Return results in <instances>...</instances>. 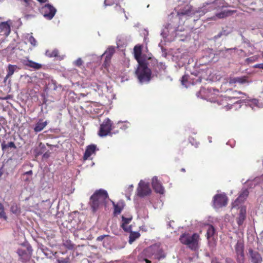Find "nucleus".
I'll return each instance as SVG.
<instances>
[{
  "mask_svg": "<svg viewBox=\"0 0 263 263\" xmlns=\"http://www.w3.org/2000/svg\"><path fill=\"white\" fill-rule=\"evenodd\" d=\"M249 195V192L248 190H243L240 194L239 197L235 200L232 204L233 208H237L239 205L240 203L243 202L247 198Z\"/></svg>",
  "mask_w": 263,
  "mask_h": 263,
  "instance_id": "obj_13",
  "label": "nucleus"
},
{
  "mask_svg": "<svg viewBox=\"0 0 263 263\" xmlns=\"http://www.w3.org/2000/svg\"><path fill=\"white\" fill-rule=\"evenodd\" d=\"M64 245L68 249H72L73 248V245L71 243L70 241H66Z\"/></svg>",
  "mask_w": 263,
  "mask_h": 263,
  "instance_id": "obj_42",
  "label": "nucleus"
},
{
  "mask_svg": "<svg viewBox=\"0 0 263 263\" xmlns=\"http://www.w3.org/2000/svg\"><path fill=\"white\" fill-rule=\"evenodd\" d=\"M188 77L186 76H184L182 78L181 83L182 85L185 86V87H187V85L185 84V82L187 81Z\"/></svg>",
  "mask_w": 263,
  "mask_h": 263,
  "instance_id": "obj_41",
  "label": "nucleus"
},
{
  "mask_svg": "<svg viewBox=\"0 0 263 263\" xmlns=\"http://www.w3.org/2000/svg\"><path fill=\"white\" fill-rule=\"evenodd\" d=\"M211 71L209 70V69L206 70L205 71L204 69H202L201 72H199L198 73V77L197 79L196 80V82H200L201 81V79H206L207 76L208 74H210Z\"/></svg>",
  "mask_w": 263,
  "mask_h": 263,
  "instance_id": "obj_28",
  "label": "nucleus"
},
{
  "mask_svg": "<svg viewBox=\"0 0 263 263\" xmlns=\"http://www.w3.org/2000/svg\"><path fill=\"white\" fill-rule=\"evenodd\" d=\"M204 91H205V89L204 88H202L200 90V92H199V93H204Z\"/></svg>",
  "mask_w": 263,
  "mask_h": 263,
  "instance_id": "obj_57",
  "label": "nucleus"
},
{
  "mask_svg": "<svg viewBox=\"0 0 263 263\" xmlns=\"http://www.w3.org/2000/svg\"><path fill=\"white\" fill-rule=\"evenodd\" d=\"M235 93H236V94H239V95H244V96H245V95H246L245 93H242V92H240V91H235Z\"/></svg>",
  "mask_w": 263,
  "mask_h": 263,
  "instance_id": "obj_55",
  "label": "nucleus"
},
{
  "mask_svg": "<svg viewBox=\"0 0 263 263\" xmlns=\"http://www.w3.org/2000/svg\"><path fill=\"white\" fill-rule=\"evenodd\" d=\"M115 52V47L112 46L109 47L105 52L102 54V56L105 55V59L104 63V65L105 67H107L109 65L110 60Z\"/></svg>",
  "mask_w": 263,
  "mask_h": 263,
  "instance_id": "obj_16",
  "label": "nucleus"
},
{
  "mask_svg": "<svg viewBox=\"0 0 263 263\" xmlns=\"http://www.w3.org/2000/svg\"><path fill=\"white\" fill-rule=\"evenodd\" d=\"M108 197L106 191L102 189L97 191L90 198V204L93 211H96Z\"/></svg>",
  "mask_w": 263,
  "mask_h": 263,
  "instance_id": "obj_2",
  "label": "nucleus"
},
{
  "mask_svg": "<svg viewBox=\"0 0 263 263\" xmlns=\"http://www.w3.org/2000/svg\"><path fill=\"white\" fill-rule=\"evenodd\" d=\"M136 73L139 82L141 83L148 82L151 79V70L143 62L139 63Z\"/></svg>",
  "mask_w": 263,
  "mask_h": 263,
  "instance_id": "obj_3",
  "label": "nucleus"
},
{
  "mask_svg": "<svg viewBox=\"0 0 263 263\" xmlns=\"http://www.w3.org/2000/svg\"><path fill=\"white\" fill-rule=\"evenodd\" d=\"M0 218H3L5 220H7V217L6 213L5 212V210L0 212Z\"/></svg>",
  "mask_w": 263,
  "mask_h": 263,
  "instance_id": "obj_43",
  "label": "nucleus"
},
{
  "mask_svg": "<svg viewBox=\"0 0 263 263\" xmlns=\"http://www.w3.org/2000/svg\"><path fill=\"white\" fill-rule=\"evenodd\" d=\"M121 226L123 230L126 232H130L131 231L130 226H128L127 224L122 223Z\"/></svg>",
  "mask_w": 263,
  "mask_h": 263,
  "instance_id": "obj_39",
  "label": "nucleus"
},
{
  "mask_svg": "<svg viewBox=\"0 0 263 263\" xmlns=\"http://www.w3.org/2000/svg\"><path fill=\"white\" fill-rule=\"evenodd\" d=\"M129 123L125 122L124 124L122 127H121V128L125 130L129 127Z\"/></svg>",
  "mask_w": 263,
  "mask_h": 263,
  "instance_id": "obj_47",
  "label": "nucleus"
},
{
  "mask_svg": "<svg viewBox=\"0 0 263 263\" xmlns=\"http://www.w3.org/2000/svg\"><path fill=\"white\" fill-rule=\"evenodd\" d=\"M210 10L205 8V6H203L201 8H199L198 9L195 10V15H197V17H200L203 15L206 12Z\"/></svg>",
  "mask_w": 263,
  "mask_h": 263,
  "instance_id": "obj_29",
  "label": "nucleus"
},
{
  "mask_svg": "<svg viewBox=\"0 0 263 263\" xmlns=\"http://www.w3.org/2000/svg\"><path fill=\"white\" fill-rule=\"evenodd\" d=\"M212 263H220L217 259L215 258V259H213L212 260Z\"/></svg>",
  "mask_w": 263,
  "mask_h": 263,
  "instance_id": "obj_53",
  "label": "nucleus"
},
{
  "mask_svg": "<svg viewBox=\"0 0 263 263\" xmlns=\"http://www.w3.org/2000/svg\"><path fill=\"white\" fill-rule=\"evenodd\" d=\"M205 228L206 230V236L208 242L211 247H214L215 245V230L213 226L211 224L206 225Z\"/></svg>",
  "mask_w": 263,
  "mask_h": 263,
  "instance_id": "obj_10",
  "label": "nucleus"
},
{
  "mask_svg": "<svg viewBox=\"0 0 263 263\" xmlns=\"http://www.w3.org/2000/svg\"><path fill=\"white\" fill-rule=\"evenodd\" d=\"M39 2H41V3H45L46 2L47 0H37Z\"/></svg>",
  "mask_w": 263,
  "mask_h": 263,
  "instance_id": "obj_60",
  "label": "nucleus"
},
{
  "mask_svg": "<svg viewBox=\"0 0 263 263\" xmlns=\"http://www.w3.org/2000/svg\"><path fill=\"white\" fill-rule=\"evenodd\" d=\"M235 49H236L235 48H226L225 51H228L229 50H235Z\"/></svg>",
  "mask_w": 263,
  "mask_h": 263,
  "instance_id": "obj_56",
  "label": "nucleus"
},
{
  "mask_svg": "<svg viewBox=\"0 0 263 263\" xmlns=\"http://www.w3.org/2000/svg\"><path fill=\"white\" fill-rule=\"evenodd\" d=\"M140 235L139 233L137 232H131L129 236V243L132 244L134 241L140 237Z\"/></svg>",
  "mask_w": 263,
  "mask_h": 263,
  "instance_id": "obj_30",
  "label": "nucleus"
},
{
  "mask_svg": "<svg viewBox=\"0 0 263 263\" xmlns=\"http://www.w3.org/2000/svg\"><path fill=\"white\" fill-rule=\"evenodd\" d=\"M152 192L149 187V183H145L143 180H141L139 183L137 189V194L140 197H143L149 195Z\"/></svg>",
  "mask_w": 263,
  "mask_h": 263,
  "instance_id": "obj_8",
  "label": "nucleus"
},
{
  "mask_svg": "<svg viewBox=\"0 0 263 263\" xmlns=\"http://www.w3.org/2000/svg\"><path fill=\"white\" fill-rule=\"evenodd\" d=\"M17 252L20 256V259L23 262H25L29 260L31 256V251L28 248L20 249L17 250Z\"/></svg>",
  "mask_w": 263,
  "mask_h": 263,
  "instance_id": "obj_12",
  "label": "nucleus"
},
{
  "mask_svg": "<svg viewBox=\"0 0 263 263\" xmlns=\"http://www.w3.org/2000/svg\"><path fill=\"white\" fill-rule=\"evenodd\" d=\"M17 69H18V67L15 65H8L7 69V74L5 78V81H6V79H7L8 78L11 77Z\"/></svg>",
  "mask_w": 263,
  "mask_h": 263,
  "instance_id": "obj_26",
  "label": "nucleus"
},
{
  "mask_svg": "<svg viewBox=\"0 0 263 263\" xmlns=\"http://www.w3.org/2000/svg\"><path fill=\"white\" fill-rule=\"evenodd\" d=\"M258 179L256 178L254 179V180H253V182H254L256 184H257L258 183Z\"/></svg>",
  "mask_w": 263,
  "mask_h": 263,
  "instance_id": "obj_58",
  "label": "nucleus"
},
{
  "mask_svg": "<svg viewBox=\"0 0 263 263\" xmlns=\"http://www.w3.org/2000/svg\"><path fill=\"white\" fill-rule=\"evenodd\" d=\"M4 210V206L3 204L0 203V212Z\"/></svg>",
  "mask_w": 263,
  "mask_h": 263,
  "instance_id": "obj_52",
  "label": "nucleus"
},
{
  "mask_svg": "<svg viewBox=\"0 0 263 263\" xmlns=\"http://www.w3.org/2000/svg\"><path fill=\"white\" fill-rule=\"evenodd\" d=\"M57 52L54 51L53 53V54L52 55L55 57V56H57Z\"/></svg>",
  "mask_w": 263,
  "mask_h": 263,
  "instance_id": "obj_61",
  "label": "nucleus"
},
{
  "mask_svg": "<svg viewBox=\"0 0 263 263\" xmlns=\"http://www.w3.org/2000/svg\"><path fill=\"white\" fill-rule=\"evenodd\" d=\"M2 149L3 150H4V149H6L8 147L15 148V144L14 143V142H9L7 144H6L5 143H2Z\"/></svg>",
  "mask_w": 263,
  "mask_h": 263,
  "instance_id": "obj_33",
  "label": "nucleus"
},
{
  "mask_svg": "<svg viewBox=\"0 0 263 263\" xmlns=\"http://www.w3.org/2000/svg\"><path fill=\"white\" fill-rule=\"evenodd\" d=\"M207 95H206V97L210 98L212 93L215 94L216 92H218V91L216 89H212V88H209L207 89Z\"/></svg>",
  "mask_w": 263,
  "mask_h": 263,
  "instance_id": "obj_35",
  "label": "nucleus"
},
{
  "mask_svg": "<svg viewBox=\"0 0 263 263\" xmlns=\"http://www.w3.org/2000/svg\"><path fill=\"white\" fill-rule=\"evenodd\" d=\"M24 1L26 3L28 4L31 0H24Z\"/></svg>",
  "mask_w": 263,
  "mask_h": 263,
  "instance_id": "obj_62",
  "label": "nucleus"
},
{
  "mask_svg": "<svg viewBox=\"0 0 263 263\" xmlns=\"http://www.w3.org/2000/svg\"><path fill=\"white\" fill-rule=\"evenodd\" d=\"M83 64V61L81 58L78 59L75 62L74 64L78 66H80L82 65Z\"/></svg>",
  "mask_w": 263,
  "mask_h": 263,
  "instance_id": "obj_44",
  "label": "nucleus"
},
{
  "mask_svg": "<svg viewBox=\"0 0 263 263\" xmlns=\"http://www.w3.org/2000/svg\"><path fill=\"white\" fill-rule=\"evenodd\" d=\"M157 249L155 251L154 258L159 260L164 259L166 257L165 253L159 245H157Z\"/></svg>",
  "mask_w": 263,
  "mask_h": 263,
  "instance_id": "obj_18",
  "label": "nucleus"
},
{
  "mask_svg": "<svg viewBox=\"0 0 263 263\" xmlns=\"http://www.w3.org/2000/svg\"><path fill=\"white\" fill-rule=\"evenodd\" d=\"M10 211L11 212L15 214H18L20 213V208L17 206L16 203H13L10 208Z\"/></svg>",
  "mask_w": 263,
  "mask_h": 263,
  "instance_id": "obj_31",
  "label": "nucleus"
},
{
  "mask_svg": "<svg viewBox=\"0 0 263 263\" xmlns=\"http://www.w3.org/2000/svg\"><path fill=\"white\" fill-rule=\"evenodd\" d=\"M248 105L253 109H255L256 108H262L263 107V103L259 102L258 100L252 99L249 100Z\"/></svg>",
  "mask_w": 263,
  "mask_h": 263,
  "instance_id": "obj_25",
  "label": "nucleus"
},
{
  "mask_svg": "<svg viewBox=\"0 0 263 263\" xmlns=\"http://www.w3.org/2000/svg\"><path fill=\"white\" fill-rule=\"evenodd\" d=\"M125 195H126V197L127 198V199L128 200H130V196L131 195V194H125Z\"/></svg>",
  "mask_w": 263,
  "mask_h": 263,
  "instance_id": "obj_54",
  "label": "nucleus"
},
{
  "mask_svg": "<svg viewBox=\"0 0 263 263\" xmlns=\"http://www.w3.org/2000/svg\"><path fill=\"white\" fill-rule=\"evenodd\" d=\"M228 199L224 194H217L213 198V206L218 209L226 206L227 204Z\"/></svg>",
  "mask_w": 263,
  "mask_h": 263,
  "instance_id": "obj_6",
  "label": "nucleus"
},
{
  "mask_svg": "<svg viewBox=\"0 0 263 263\" xmlns=\"http://www.w3.org/2000/svg\"><path fill=\"white\" fill-rule=\"evenodd\" d=\"M152 184L156 192L163 194L164 192V189L161 183L158 181L157 177L155 176L152 178Z\"/></svg>",
  "mask_w": 263,
  "mask_h": 263,
  "instance_id": "obj_15",
  "label": "nucleus"
},
{
  "mask_svg": "<svg viewBox=\"0 0 263 263\" xmlns=\"http://www.w3.org/2000/svg\"><path fill=\"white\" fill-rule=\"evenodd\" d=\"M234 98H243V97H238V96H234Z\"/></svg>",
  "mask_w": 263,
  "mask_h": 263,
  "instance_id": "obj_64",
  "label": "nucleus"
},
{
  "mask_svg": "<svg viewBox=\"0 0 263 263\" xmlns=\"http://www.w3.org/2000/svg\"><path fill=\"white\" fill-rule=\"evenodd\" d=\"M229 97H222L221 98H218V99L216 100V101L219 103L220 105H221L223 106L224 107H226V109L228 110L231 108L232 105H230L228 103V101L229 100Z\"/></svg>",
  "mask_w": 263,
  "mask_h": 263,
  "instance_id": "obj_23",
  "label": "nucleus"
},
{
  "mask_svg": "<svg viewBox=\"0 0 263 263\" xmlns=\"http://www.w3.org/2000/svg\"><path fill=\"white\" fill-rule=\"evenodd\" d=\"M96 148V145L95 144L88 145L87 147L85 153L84 154V159H87L91 155L95 153Z\"/></svg>",
  "mask_w": 263,
  "mask_h": 263,
  "instance_id": "obj_21",
  "label": "nucleus"
},
{
  "mask_svg": "<svg viewBox=\"0 0 263 263\" xmlns=\"http://www.w3.org/2000/svg\"><path fill=\"white\" fill-rule=\"evenodd\" d=\"M167 28H165L164 29L161 33V34L163 35V37H166L167 34Z\"/></svg>",
  "mask_w": 263,
  "mask_h": 263,
  "instance_id": "obj_48",
  "label": "nucleus"
},
{
  "mask_svg": "<svg viewBox=\"0 0 263 263\" xmlns=\"http://www.w3.org/2000/svg\"><path fill=\"white\" fill-rule=\"evenodd\" d=\"M199 239V235L197 233H194L192 235L184 233L182 234L179 238L182 243L186 245L192 250H196L198 249Z\"/></svg>",
  "mask_w": 263,
  "mask_h": 263,
  "instance_id": "obj_1",
  "label": "nucleus"
},
{
  "mask_svg": "<svg viewBox=\"0 0 263 263\" xmlns=\"http://www.w3.org/2000/svg\"><path fill=\"white\" fill-rule=\"evenodd\" d=\"M0 30L4 32V34L8 36L10 32V21L0 23Z\"/></svg>",
  "mask_w": 263,
  "mask_h": 263,
  "instance_id": "obj_17",
  "label": "nucleus"
},
{
  "mask_svg": "<svg viewBox=\"0 0 263 263\" xmlns=\"http://www.w3.org/2000/svg\"><path fill=\"white\" fill-rule=\"evenodd\" d=\"M134 56L135 59L138 61V63H142L141 61L140 56L141 53V47L139 45H136L134 48Z\"/></svg>",
  "mask_w": 263,
  "mask_h": 263,
  "instance_id": "obj_27",
  "label": "nucleus"
},
{
  "mask_svg": "<svg viewBox=\"0 0 263 263\" xmlns=\"http://www.w3.org/2000/svg\"><path fill=\"white\" fill-rule=\"evenodd\" d=\"M22 178L25 182L28 183H29L32 180V177L28 176H26L25 177H24V175H22Z\"/></svg>",
  "mask_w": 263,
  "mask_h": 263,
  "instance_id": "obj_40",
  "label": "nucleus"
},
{
  "mask_svg": "<svg viewBox=\"0 0 263 263\" xmlns=\"http://www.w3.org/2000/svg\"><path fill=\"white\" fill-rule=\"evenodd\" d=\"M103 236H99V237H98L97 240H102L103 239Z\"/></svg>",
  "mask_w": 263,
  "mask_h": 263,
  "instance_id": "obj_59",
  "label": "nucleus"
},
{
  "mask_svg": "<svg viewBox=\"0 0 263 263\" xmlns=\"http://www.w3.org/2000/svg\"><path fill=\"white\" fill-rule=\"evenodd\" d=\"M248 82H249L246 77L231 78L229 80V83L231 84H235L236 83L242 84Z\"/></svg>",
  "mask_w": 263,
  "mask_h": 263,
  "instance_id": "obj_20",
  "label": "nucleus"
},
{
  "mask_svg": "<svg viewBox=\"0 0 263 263\" xmlns=\"http://www.w3.org/2000/svg\"><path fill=\"white\" fill-rule=\"evenodd\" d=\"M123 224H128L132 220V217L128 218H125L123 216L122 217Z\"/></svg>",
  "mask_w": 263,
  "mask_h": 263,
  "instance_id": "obj_37",
  "label": "nucleus"
},
{
  "mask_svg": "<svg viewBox=\"0 0 263 263\" xmlns=\"http://www.w3.org/2000/svg\"><path fill=\"white\" fill-rule=\"evenodd\" d=\"M179 19L184 17H190L195 15V10L191 5H186L183 9L177 13Z\"/></svg>",
  "mask_w": 263,
  "mask_h": 263,
  "instance_id": "obj_11",
  "label": "nucleus"
},
{
  "mask_svg": "<svg viewBox=\"0 0 263 263\" xmlns=\"http://www.w3.org/2000/svg\"><path fill=\"white\" fill-rule=\"evenodd\" d=\"M226 263H235V262L231 258H227L226 259Z\"/></svg>",
  "mask_w": 263,
  "mask_h": 263,
  "instance_id": "obj_51",
  "label": "nucleus"
},
{
  "mask_svg": "<svg viewBox=\"0 0 263 263\" xmlns=\"http://www.w3.org/2000/svg\"><path fill=\"white\" fill-rule=\"evenodd\" d=\"M57 263H69L70 262V259L69 257L59 258L57 260Z\"/></svg>",
  "mask_w": 263,
  "mask_h": 263,
  "instance_id": "obj_36",
  "label": "nucleus"
},
{
  "mask_svg": "<svg viewBox=\"0 0 263 263\" xmlns=\"http://www.w3.org/2000/svg\"><path fill=\"white\" fill-rule=\"evenodd\" d=\"M246 208L245 206H241L239 210V217L237 220V223L239 225L242 224L246 218Z\"/></svg>",
  "mask_w": 263,
  "mask_h": 263,
  "instance_id": "obj_22",
  "label": "nucleus"
},
{
  "mask_svg": "<svg viewBox=\"0 0 263 263\" xmlns=\"http://www.w3.org/2000/svg\"><path fill=\"white\" fill-rule=\"evenodd\" d=\"M47 125V121H43L42 120H40L35 124L34 127V130L36 133L42 131Z\"/></svg>",
  "mask_w": 263,
  "mask_h": 263,
  "instance_id": "obj_24",
  "label": "nucleus"
},
{
  "mask_svg": "<svg viewBox=\"0 0 263 263\" xmlns=\"http://www.w3.org/2000/svg\"><path fill=\"white\" fill-rule=\"evenodd\" d=\"M122 210V207L120 206L119 204H114V213L115 214H120Z\"/></svg>",
  "mask_w": 263,
  "mask_h": 263,
  "instance_id": "obj_34",
  "label": "nucleus"
},
{
  "mask_svg": "<svg viewBox=\"0 0 263 263\" xmlns=\"http://www.w3.org/2000/svg\"><path fill=\"white\" fill-rule=\"evenodd\" d=\"M44 157H48V155L47 154H44V156H43Z\"/></svg>",
  "mask_w": 263,
  "mask_h": 263,
  "instance_id": "obj_63",
  "label": "nucleus"
},
{
  "mask_svg": "<svg viewBox=\"0 0 263 263\" xmlns=\"http://www.w3.org/2000/svg\"><path fill=\"white\" fill-rule=\"evenodd\" d=\"M254 67L263 69V63L256 64L254 66Z\"/></svg>",
  "mask_w": 263,
  "mask_h": 263,
  "instance_id": "obj_50",
  "label": "nucleus"
},
{
  "mask_svg": "<svg viewBox=\"0 0 263 263\" xmlns=\"http://www.w3.org/2000/svg\"><path fill=\"white\" fill-rule=\"evenodd\" d=\"M238 263H243L245 261L244 245L242 240H238L235 248Z\"/></svg>",
  "mask_w": 263,
  "mask_h": 263,
  "instance_id": "obj_5",
  "label": "nucleus"
},
{
  "mask_svg": "<svg viewBox=\"0 0 263 263\" xmlns=\"http://www.w3.org/2000/svg\"><path fill=\"white\" fill-rule=\"evenodd\" d=\"M133 185H129L128 187V188L126 189V190L125 191L126 194H132V192H133Z\"/></svg>",
  "mask_w": 263,
  "mask_h": 263,
  "instance_id": "obj_45",
  "label": "nucleus"
},
{
  "mask_svg": "<svg viewBox=\"0 0 263 263\" xmlns=\"http://www.w3.org/2000/svg\"><path fill=\"white\" fill-rule=\"evenodd\" d=\"M112 122L111 120L107 118L100 125L99 135L100 137H104L110 133L111 130Z\"/></svg>",
  "mask_w": 263,
  "mask_h": 263,
  "instance_id": "obj_7",
  "label": "nucleus"
},
{
  "mask_svg": "<svg viewBox=\"0 0 263 263\" xmlns=\"http://www.w3.org/2000/svg\"><path fill=\"white\" fill-rule=\"evenodd\" d=\"M42 13L43 16L47 20H51L54 16L57 10L49 4L45 5L42 8Z\"/></svg>",
  "mask_w": 263,
  "mask_h": 263,
  "instance_id": "obj_9",
  "label": "nucleus"
},
{
  "mask_svg": "<svg viewBox=\"0 0 263 263\" xmlns=\"http://www.w3.org/2000/svg\"><path fill=\"white\" fill-rule=\"evenodd\" d=\"M120 0H105L104 4L105 6H109L115 2H119Z\"/></svg>",
  "mask_w": 263,
  "mask_h": 263,
  "instance_id": "obj_38",
  "label": "nucleus"
},
{
  "mask_svg": "<svg viewBox=\"0 0 263 263\" xmlns=\"http://www.w3.org/2000/svg\"><path fill=\"white\" fill-rule=\"evenodd\" d=\"M27 38L28 39V42L33 46H36L37 42L36 40L31 35L27 34Z\"/></svg>",
  "mask_w": 263,
  "mask_h": 263,
  "instance_id": "obj_32",
  "label": "nucleus"
},
{
  "mask_svg": "<svg viewBox=\"0 0 263 263\" xmlns=\"http://www.w3.org/2000/svg\"><path fill=\"white\" fill-rule=\"evenodd\" d=\"M157 245H152L144 250L138 255L139 261H145L146 263H151V261L148 258H151L154 256L155 251L157 249Z\"/></svg>",
  "mask_w": 263,
  "mask_h": 263,
  "instance_id": "obj_4",
  "label": "nucleus"
},
{
  "mask_svg": "<svg viewBox=\"0 0 263 263\" xmlns=\"http://www.w3.org/2000/svg\"><path fill=\"white\" fill-rule=\"evenodd\" d=\"M249 255L252 263H261L262 261L260 254L252 249L249 250Z\"/></svg>",
  "mask_w": 263,
  "mask_h": 263,
  "instance_id": "obj_14",
  "label": "nucleus"
},
{
  "mask_svg": "<svg viewBox=\"0 0 263 263\" xmlns=\"http://www.w3.org/2000/svg\"><path fill=\"white\" fill-rule=\"evenodd\" d=\"M22 63L24 65L35 69H39L42 67L41 64L29 60L24 59Z\"/></svg>",
  "mask_w": 263,
  "mask_h": 263,
  "instance_id": "obj_19",
  "label": "nucleus"
},
{
  "mask_svg": "<svg viewBox=\"0 0 263 263\" xmlns=\"http://www.w3.org/2000/svg\"><path fill=\"white\" fill-rule=\"evenodd\" d=\"M227 15V13L224 12H221V13H218L216 14V16L217 17H218V18H223L224 17H226V16Z\"/></svg>",
  "mask_w": 263,
  "mask_h": 263,
  "instance_id": "obj_46",
  "label": "nucleus"
},
{
  "mask_svg": "<svg viewBox=\"0 0 263 263\" xmlns=\"http://www.w3.org/2000/svg\"><path fill=\"white\" fill-rule=\"evenodd\" d=\"M23 175H24V177H25L26 176L32 177V171H29L25 172Z\"/></svg>",
  "mask_w": 263,
  "mask_h": 263,
  "instance_id": "obj_49",
  "label": "nucleus"
}]
</instances>
